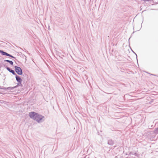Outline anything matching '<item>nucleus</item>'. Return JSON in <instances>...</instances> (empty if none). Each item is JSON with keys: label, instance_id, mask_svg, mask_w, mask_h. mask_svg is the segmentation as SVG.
Listing matches in <instances>:
<instances>
[{"label": "nucleus", "instance_id": "obj_1", "mask_svg": "<svg viewBox=\"0 0 158 158\" xmlns=\"http://www.w3.org/2000/svg\"><path fill=\"white\" fill-rule=\"evenodd\" d=\"M29 116L30 118L36 121L38 123L40 122L43 118H44V116L33 111L29 113Z\"/></svg>", "mask_w": 158, "mask_h": 158}, {"label": "nucleus", "instance_id": "obj_2", "mask_svg": "<svg viewBox=\"0 0 158 158\" xmlns=\"http://www.w3.org/2000/svg\"><path fill=\"white\" fill-rule=\"evenodd\" d=\"M15 72L19 75H22L23 74V72L22 69L19 67L17 66H14Z\"/></svg>", "mask_w": 158, "mask_h": 158}, {"label": "nucleus", "instance_id": "obj_3", "mask_svg": "<svg viewBox=\"0 0 158 158\" xmlns=\"http://www.w3.org/2000/svg\"><path fill=\"white\" fill-rule=\"evenodd\" d=\"M0 53L2 56H6L9 57H10L13 58H14V56L9 54H8L6 52L2 50H0Z\"/></svg>", "mask_w": 158, "mask_h": 158}, {"label": "nucleus", "instance_id": "obj_4", "mask_svg": "<svg viewBox=\"0 0 158 158\" xmlns=\"http://www.w3.org/2000/svg\"><path fill=\"white\" fill-rule=\"evenodd\" d=\"M4 67L6 69L9 71L10 73H11L13 75H15L17 74L15 72L14 70L12 69H11L9 67H7V66H6L5 65H4Z\"/></svg>", "mask_w": 158, "mask_h": 158}, {"label": "nucleus", "instance_id": "obj_5", "mask_svg": "<svg viewBox=\"0 0 158 158\" xmlns=\"http://www.w3.org/2000/svg\"><path fill=\"white\" fill-rule=\"evenodd\" d=\"M15 77L16 80L18 83L22 82V80L20 76L18 75L17 74H16L15 75Z\"/></svg>", "mask_w": 158, "mask_h": 158}, {"label": "nucleus", "instance_id": "obj_6", "mask_svg": "<svg viewBox=\"0 0 158 158\" xmlns=\"http://www.w3.org/2000/svg\"><path fill=\"white\" fill-rule=\"evenodd\" d=\"M114 142L113 140L112 139H110L108 140L107 141V144L111 146H112L114 144Z\"/></svg>", "mask_w": 158, "mask_h": 158}, {"label": "nucleus", "instance_id": "obj_7", "mask_svg": "<svg viewBox=\"0 0 158 158\" xmlns=\"http://www.w3.org/2000/svg\"><path fill=\"white\" fill-rule=\"evenodd\" d=\"M4 61L9 63L11 65H13V62L11 60H4Z\"/></svg>", "mask_w": 158, "mask_h": 158}, {"label": "nucleus", "instance_id": "obj_8", "mask_svg": "<svg viewBox=\"0 0 158 158\" xmlns=\"http://www.w3.org/2000/svg\"><path fill=\"white\" fill-rule=\"evenodd\" d=\"M16 88V86L11 87H8V90H12L14 89L15 88Z\"/></svg>", "mask_w": 158, "mask_h": 158}, {"label": "nucleus", "instance_id": "obj_9", "mask_svg": "<svg viewBox=\"0 0 158 158\" xmlns=\"http://www.w3.org/2000/svg\"><path fill=\"white\" fill-rule=\"evenodd\" d=\"M153 133L155 134H158V127L155 128L153 131Z\"/></svg>", "mask_w": 158, "mask_h": 158}, {"label": "nucleus", "instance_id": "obj_10", "mask_svg": "<svg viewBox=\"0 0 158 158\" xmlns=\"http://www.w3.org/2000/svg\"><path fill=\"white\" fill-rule=\"evenodd\" d=\"M22 82H20L19 83H18L17 85H16V88L18 87V86H20L21 87L23 86V85L22 84Z\"/></svg>", "mask_w": 158, "mask_h": 158}, {"label": "nucleus", "instance_id": "obj_11", "mask_svg": "<svg viewBox=\"0 0 158 158\" xmlns=\"http://www.w3.org/2000/svg\"><path fill=\"white\" fill-rule=\"evenodd\" d=\"M0 89H3L4 90H8V87H5L0 86Z\"/></svg>", "mask_w": 158, "mask_h": 158}, {"label": "nucleus", "instance_id": "obj_12", "mask_svg": "<svg viewBox=\"0 0 158 158\" xmlns=\"http://www.w3.org/2000/svg\"><path fill=\"white\" fill-rule=\"evenodd\" d=\"M131 51H132V52L134 54H135V55H136V59H137V55L131 49Z\"/></svg>", "mask_w": 158, "mask_h": 158}, {"label": "nucleus", "instance_id": "obj_13", "mask_svg": "<svg viewBox=\"0 0 158 158\" xmlns=\"http://www.w3.org/2000/svg\"><path fill=\"white\" fill-rule=\"evenodd\" d=\"M134 155L135 156H136L137 157H138V156H139V154L138 153H137V152L135 153L134 154Z\"/></svg>", "mask_w": 158, "mask_h": 158}, {"label": "nucleus", "instance_id": "obj_14", "mask_svg": "<svg viewBox=\"0 0 158 158\" xmlns=\"http://www.w3.org/2000/svg\"><path fill=\"white\" fill-rule=\"evenodd\" d=\"M141 1H144V2H146V1H153V0H141Z\"/></svg>", "mask_w": 158, "mask_h": 158}, {"label": "nucleus", "instance_id": "obj_15", "mask_svg": "<svg viewBox=\"0 0 158 158\" xmlns=\"http://www.w3.org/2000/svg\"><path fill=\"white\" fill-rule=\"evenodd\" d=\"M20 53L21 55H22V57H23V58L24 56H25V57H26L25 56L24 54H22V53H21V52H20Z\"/></svg>", "mask_w": 158, "mask_h": 158}, {"label": "nucleus", "instance_id": "obj_16", "mask_svg": "<svg viewBox=\"0 0 158 158\" xmlns=\"http://www.w3.org/2000/svg\"><path fill=\"white\" fill-rule=\"evenodd\" d=\"M153 99H151V101L149 102V103L151 104L153 102Z\"/></svg>", "mask_w": 158, "mask_h": 158}, {"label": "nucleus", "instance_id": "obj_17", "mask_svg": "<svg viewBox=\"0 0 158 158\" xmlns=\"http://www.w3.org/2000/svg\"><path fill=\"white\" fill-rule=\"evenodd\" d=\"M48 29L49 30H51V29L50 28V26L49 25L48 26Z\"/></svg>", "mask_w": 158, "mask_h": 158}, {"label": "nucleus", "instance_id": "obj_18", "mask_svg": "<svg viewBox=\"0 0 158 158\" xmlns=\"http://www.w3.org/2000/svg\"><path fill=\"white\" fill-rule=\"evenodd\" d=\"M14 58V59H15V60H17V62H19V61H18V60H16V57H14V58Z\"/></svg>", "mask_w": 158, "mask_h": 158}, {"label": "nucleus", "instance_id": "obj_19", "mask_svg": "<svg viewBox=\"0 0 158 158\" xmlns=\"http://www.w3.org/2000/svg\"><path fill=\"white\" fill-rule=\"evenodd\" d=\"M151 75H153V76H155V75L153 74H151Z\"/></svg>", "mask_w": 158, "mask_h": 158}, {"label": "nucleus", "instance_id": "obj_20", "mask_svg": "<svg viewBox=\"0 0 158 158\" xmlns=\"http://www.w3.org/2000/svg\"><path fill=\"white\" fill-rule=\"evenodd\" d=\"M0 94H2V93H0Z\"/></svg>", "mask_w": 158, "mask_h": 158}, {"label": "nucleus", "instance_id": "obj_21", "mask_svg": "<svg viewBox=\"0 0 158 158\" xmlns=\"http://www.w3.org/2000/svg\"><path fill=\"white\" fill-rule=\"evenodd\" d=\"M15 63H16V64H17V63H16V62H15Z\"/></svg>", "mask_w": 158, "mask_h": 158}]
</instances>
